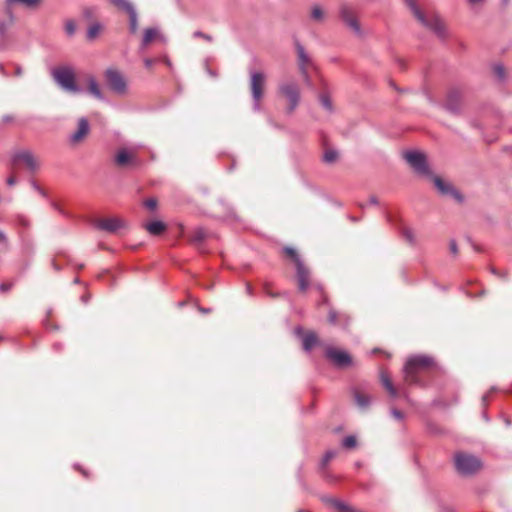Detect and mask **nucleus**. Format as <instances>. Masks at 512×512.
Instances as JSON below:
<instances>
[{
	"mask_svg": "<svg viewBox=\"0 0 512 512\" xmlns=\"http://www.w3.org/2000/svg\"><path fill=\"white\" fill-rule=\"evenodd\" d=\"M436 367L434 359L426 355L410 356L403 368L404 380L409 385H425L423 374Z\"/></svg>",
	"mask_w": 512,
	"mask_h": 512,
	"instance_id": "nucleus-1",
	"label": "nucleus"
},
{
	"mask_svg": "<svg viewBox=\"0 0 512 512\" xmlns=\"http://www.w3.org/2000/svg\"><path fill=\"white\" fill-rule=\"evenodd\" d=\"M141 147L142 145H135L131 147L119 148L114 155V164L119 168L140 167L143 161L138 156V150Z\"/></svg>",
	"mask_w": 512,
	"mask_h": 512,
	"instance_id": "nucleus-2",
	"label": "nucleus"
},
{
	"mask_svg": "<svg viewBox=\"0 0 512 512\" xmlns=\"http://www.w3.org/2000/svg\"><path fill=\"white\" fill-rule=\"evenodd\" d=\"M39 1L40 0H5L3 5L5 19H0V35L4 36L7 29L14 23L17 6L33 7L36 6Z\"/></svg>",
	"mask_w": 512,
	"mask_h": 512,
	"instance_id": "nucleus-3",
	"label": "nucleus"
},
{
	"mask_svg": "<svg viewBox=\"0 0 512 512\" xmlns=\"http://www.w3.org/2000/svg\"><path fill=\"white\" fill-rule=\"evenodd\" d=\"M407 6H409L414 16L426 27L431 29L438 37H445V26L442 20L438 16H431L426 18L424 14L417 7L415 0H404Z\"/></svg>",
	"mask_w": 512,
	"mask_h": 512,
	"instance_id": "nucleus-4",
	"label": "nucleus"
},
{
	"mask_svg": "<svg viewBox=\"0 0 512 512\" xmlns=\"http://www.w3.org/2000/svg\"><path fill=\"white\" fill-rule=\"evenodd\" d=\"M455 467L461 475H472L481 468L480 460L470 454L457 453L455 455Z\"/></svg>",
	"mask_w": 512,
	"mask_h": 512,
	"instance_id": "nucleus-5",
	"label": "nucleus"
},
{
	"mask_svg": "<svg viewBox=\"0 0 512 512\" xmlns=\"http://www.w3.org/2000/svg\"><path fill=\"white\" fill-rule=\"evenodd\" d=\"M54 80L57 84L62 87L64 90L69 92H79L80 89L76 84L75 75L71 68L69 67H59L53 70L52 72Z\"/></svg>",
	"mask_w": 512,
	"mask_h": 512,
	"instance_id": "nucleus-6",
	"label": "nucleus"
},
{
	"mask_svg": "<svg viewBox=\"0 0 512 512\" xmlns=\"http://www.w3.org/2000/svg\"><path fill=\"white\" fill-rule=\"evenodd\" d=\"M405 160L420 176L431 177L432 173L429 169L426 157L423 153L417 151H408L404 154Z\"/></svg>",
	"mask_w": 512,
	"mask_h": 512,
	"instance_id": "nucleus-7",
	"label": "nucleus"
},
{
	"mask_svg": "<svg viewBox=\"0 0 512 512\" xmlns=\"http://www.w3.org/2000/svg\"><path fill=\"white\" fill-rule=\"evenodd\" d=\"M279 93L288 100V113H292L300 102L298 85L294 82L282 83L279 85Z\"/></svg>",
	"mask_w": 512,
	"mask_h": 512,
	"instance_id": "nucleus-8",
	"label": "nucleus"
},
{
	"mask_svg": "<svg viewBox=\"0 0 512 512\" xmlns=\"http://www.w3.org/2000/svg\"><path fill=\"white\" fill-rule=\"evenodd\" d=\"M295 48L297 52L299 70L307 85H311V80L308 74V68L313 66L312 59L307 54L304 46L298 40L295 41Z\"/></svg>",
	"mask_w": 512,
	"mask_h": 512,
	"instance_id": "nucleus-9",
	"label": "nucleus"
},
{
	"mask_svg": "<svg viewBox=\"0 0 512 512\" xmlns=\"http://www.w3.org/2000/svg\"><path fill=\"white\" fill-rule=\"evenodd\" d=\"M105 80L109 88L117 93L124 94L126 92V81L124 76L116 69L109 68L105 71Z\"/></svg>",
	"mask_w": 512,
	"mask_h": 512,
	"instance_id": "nucleus-10",
	"label": "nucleus"
},
{
	"mask_svg": "<svg viewBox=\"0 0 512 512\" xmlns=\"http://www.w3.org/2000/svg\"><path fill=\"white\" fill-rule=\"evenodd\" d=\"M325 355L338 368H346L352 364V358L346 351L327 347Z\"/></svg>",
	"mask_w": 512,
	"mask_h": 512,
	"instance_id": "nucleus-11",
	"label": "nucleus"
},
{
	"mask_svg": "<svg viewBox=\"0 0 512 512\" xmlns=\"http://www.w3.org/2000/svg\"><path fill=\"white\" fill-rule=\"evenodd\" d=\"M19 162H22L31 173H35L39 168L38 160L34 154L28 150H20L13 154L12 163L17 164Z\"/></svg>",
	"mask_w": 512,
	"mask_h": 512,
	"instance_id": "nucleus-12",
	"label": "nucleus"
},
{
	"mask_svg": "<svg viewBox=\"0 0 512 512\" xmlns=\"http://www.w3.org/2000/svg\"><path fill=\"white\" fill-rule=\"evenodd\" d=\"M95 228L109 233H116L125 227V222L118 217L102 218L94 221Z\"/></svg>",
	"mask_w": 512,
	"mask_h": 512,
	"instance_id": "nucleus-13",
	"label": "nucleus"
},
{
	"mask_svg": "<svg viewBox=\"0 0 512 512\" xmlns=\"http://www.w3.org/2000/svg\"><path fill=\"white\" fill-rule=\"evenodd\" d=\"M265 80V75L262 72L254 71L250 73V89L252 98H263Z\"/></svg>",
	"mask_w": 512,
	"mask_h": 512,
	"instance_id": "nucleus-14",
	"label": "nucleus"
},
{
	"mask_svg": "<svg viewBox=\"0 0 512 512\" xmlns=\"http://www.w3.org/2000/svg\"><path fill=\"white\" fill-rule=\"evenodd\" d=\"M430 178L433 180L436 188L438 189V191L442 195L450 196L453 199H455L457 202H462L463 201V197H462L461 193L459 191H457L456 189H454V187L452 185H450L449 183L444 182L438 176H433L432 175Z\"/></svg>",
	"mask_w": 512,
	"mask_h": 512,
	"instance_id": "nucleus-15",
	"label": "nucleus"
},
{
	"mask_svg": "<svg viewBox=\"0 0 512 512\" xmlns=\"http://www.w3.org/2000/svg\"><path fill=\"white\" fill-rule=\"evenodd\" d=\"M430 178L433 180L436 188L438 189V191L442 195L450 196L453 199H455L457 202H462L463 201V197H462L461 193L459 191H457L456 189H454V187L452 185H450L449 183L444 182L438 176H433L432 175Z\"/></svg>",
	"mask_w": 512,
	"mask_h": 512,
	"instance_id": "nucleus-16",
	"label": "nucleus"
},
{
	"mask_svg": "<svg viewBox=\"0 0 512 512\" xmlns=\"http://www.w3.org/2000/svg\"><path fill=\"white\" fill-rule=\"evenodd\" d=\"M444 107L452 114H459L461 110L460 93L456 89L449 90Z\"/></svg>",
	"mask_w": 512,
	"mask_h": 512,
	"instance_id": "nucleus-17",
	"label": "nucleus"
},
{
	"mask_svg": "<svg viewBox=\"0 0 512 512\" xmlns=\"http://www.w3.org/2000/svg\"><path fill=\"white\" fill-rule=\"evenodd\" d=\"M296 266V277L298 281V288L301 292L307 291L310 284V271L304 265L303 261L298 262Z\"/></svg>",
	"mask_w": 512,
	"mask_h": 512,
	"instance_id": "nucleus-18",
	"label": "nucleus"
},
{
	"mask_svg": "<svg viewBox=\"0 0 512 512\" xmlns=\"http://www.w3.org/2000/svg\"><path fill=\"white\" fill-rule=\"evenodd\" d=\"M297 336L302 337L303 349L307 352L311 351L316 345L319 344V339L315 332L309 331L304 333L301 327L295 329Z\"/></svg>",
	"mask_w": 512,
	"mask_h": 512,
	"instance_id": "nucleus-19",
	"label": "nucleus"
},
{
	"mask_svg": "<svg viewBox=\"0 0 512 512\" xmlns=\"http://www.w3.org/2000/svg\"><path fill=\"white\" fill-rule=\"evenodd\" d=\"M343 22L350 27L355 33L360 34L361 29L353 10L348 6H343L340 11Z\"/></svg>",
	"mask_w": 512,
	"mask_h": 512,
	"instance_id": "nucleus-20",
	"label": "nucleus"
},
{
	"mask_svg": "<svg viewBox=\"0 0 512 512\" xmlns=\"http://www.w3.org/2000/svg\"><path fill=\"white\" fill-rule=\"evenodd\" d=\"M89 123L88 120L84 117L80 118L78 121V128L77 130L70 136V141L72 143H79L84 139V137L89 132Z\"/></svg>",
	"mask_w": 512,
	"mask_h": 512,
	"instance_id": "nucleus-21",
	"label": "nucleus"
},
{
	"mask_svg": "<svg viewBox=\"0 0 512 512\" xmlns=\"http://www.w3.org/2000/svg\"><path fill=\"white\" fill-rule=\"evenodd\" d=\"M207 232L203 228H197L193 231L190 241L193 245H195L198 249H200L201 244L207 238Z\"/></svg>",
	"mask_w": 512,
	"mask_h": 512,
	"instance_id": "nucleus-22",
	"label": "nucleus"
},
{
	"mask_svg": "<svg viewBox=\"0 0 512 512\" xmlns=\"http://www.w3.org/2000/svg\"><path fill=\"white\" fill-rule=\"evenodd\" d=\"M146 230L154 236L161 235L166 230V225L162 221H152L145 225Z\"/></svg>",
	"mask_w": 512,
	"mask_h": 512,
	"instance_id": "nucleus-23",
	"label": "nucleus"
},
{
	"mask_svg": "<svg viewBox=\"0 0 512 512\" xmlns=\"http://www.w3.org/2000/svg\"><path fill=\"white\" fill-rule=\"evenodd\" d=\"M381 382L392 398L398 397L399 391L394 387L390 377L387 374H381Z\"/></svg>",
	"mask_w": 512,
	"mask_h": 512,
	"instance_id": "nucleus-24",
	"label": "nucleus"
},
{
	"mask_svg": "<svg viewBox=\"0 0 512 512\" xmlns=\"http://www.w3.org/2000/svg\"><path fill=\"white\" fill-rule=\"evenodd\" d=\"M88 91L91 95H93L95 98L99 100H103L104 96L102 94V91L99 87V84L97 83L96 79L94 77L88 78Z\"/></svg>",
	"mask_w": 512,
	"mask_h": 512,
	"instance_id": "nucleus-25",
	"label": "nucleus"
},
{
	"mask_svg": "<svg viewBox=\"0 0 512 512\" xmlns=\"http://www.w3.org/2000/svg\"><path fill=\"white\" fill-rule=\"evenodd\" d=\"M110 2L119 10L127 13V15L136 10L129 0H110Z\"/></svg>",
	"mask_w": 512,
	"mask_h": 512,
	"instance_id": "nucleus-26",
	"label": "nucleus"
},
{
	"mask_svg": "<svg viewBox=\"0 0 512 512\" xmlns=\"http://www.w3.org/2000/svg\"><path fill=\"white\" fill-rule=\"evenodd\" d=\"M321 105L328 111L332 110V102L328 92L326 91V84L323 82V91L319 95Z\"/></svg>",
	"mask_w": 512,
	"mask_h": 512,
	"instance_id": "nucleus-27",
	"label": "nucleus"
},
{
	"mask_svg": "<svg viewBox=\"0 0 512 512\" xmlns=\"http://www.w3.org/2000/svg\"><path fill=\"white\" fill-rule=\"evenodd\" d=\"M354 399L357 405L361 408H367L371 403V398L368 395L363 394L359 391H355Z\"/></svg>",
	"mask_w": 512,
	"mask_h": 512,
	"instance_id": "nucleus-28",
	"label": "nucleus"
},
{
	"mask_svg": "<svg viewBox=\"0 0 512 512\" xmlns=\"http://www.w3.org/2000/svg\"><path fill=\"white\" fill-rule=\"evenodd\" d=\"M330 503L336 508L338 509L340 512H363L361 510H357L351 506H349L348 504L340 501V500H337V499H331L330 500Z\"/></svg>",
	"mask_w": 512,
	"mask_h": 512,
	"instance_id": "nucleus-29",
	"label": "nucleus"
},
{
	"mask_svg": "<svg viewBox=\"0 0 512 512\" xmlns=\"http://www.w3.org/2000/svg\"><path fill=\"white\" fill-rule=\"evenodd\" d=\"M129 17V31L131 34H136L138 31V14L137 11L128 14Z\"/></svg>",
	"mask_w": 512,
	"mask_h": 512,
	"instance_id": "nucleus-30",
	"label": "nucleus"
},
{
	"mask_svg": "<svg viewBox=\"0 0 512 512\" xmlns=\"http://www.w3.org/2000/svg\"><path fill=\"white\" fill-rule=\"evenodd\" d=\"M157 35V30L154 28H147L144 31V35L142 38V47L147 46Z\"/></svg>",
	"mask_w": 512,
	"mask_h": 512,
	"instance_id": "nucleus-31",
	"label": "nucleus"
},
{
	"mask_svg": "<svg viewBox=\"0 0 512 512\" xmlns=\"http://www.w3.org/2000/svg\"><path fill=\"white\" fill-rule=\"evenodd\" d=\"M102 30V26L99 23H93L87 30V39L93 40L95 39L100 31Z\"/></svg>",
	"mask_w": 512,
	"mask_h": 512,
	"instance_id": "nucleus-32",
	"label": "nucleus"
},
{
	"mask_svg": "<svg viewBox=\"0 0 512 512\" xmlns=\"http://www.w3.org/2000/svg\"><path fill=\"white\" fill-rule=\"evenodd\" d=\"M283 251L288 257H290L294 261L295 265L298 264V262H302L300 256L298 255L295 249L291 247H285Z\"/></svg>",
	"mask_w": 512,
	"mask_h": 512,
	"instance_id": "nucleus-33",
	"label": "nucleus"
},
{
	"mask_svg": "<svg viewBox=\"0 0 512 512\" xmlns=\"http://www.w3.org/2000/svg\"><path fill=\"white\" fill-rule=\"evenodd\" d=\"M337 157L338 153L335 150L329 149L325 151L323 160L324 162L331 164L336 161Z\"/></svg>",
	"mask_w": 512,
	"mask_h": 512,
	"instance_id": "nucleus-34",
	"label": "nucleus"
},
{
	"mask_svg": "<svg viewBox=\"0 0 512 512\" xmlns=\"http://www.w3.org/2000/svg\"><path fill=\"white\" fill-rule=\"evenodd\" d=\"M356 444H357V440H356V437L353 435H349V436L345 437L342 441V445L346 449L354 448L356 446Z\"/></svg>",
	"mask_w": 512,
	"mask_h": 512,
	"instance_id": "nucleus-35",
	"label": "nucleus"
},
{
	"mask_svg": "<svg viewBox=\"0 0 512 512\" xmlns=\"http://www.w3.org/2000/svg\"><path fill=\"white\" fill-rule=\"evenodd\" d=\"M64 29H65V33L71 37L75 34L76 32V24L73 20H67L65 22V26H64Z\"/></svg>",
	"mask_w": 512,
	"mask_h": 512,
	"instance_id": "nucleus-36",
	"label": "nucleus"
},
{
	"mask_svg": "<svg viewBox=\"0 0 512 512\" xmlns=\"http://www.w3.org/2000/svg\"><path fill=\"white\" fill-rule=\"evenodd\" d=\"M311 17L316 21H321L324 17V12L319 6L315 5L311 11Z\"/></svg>",
	"mask_w": 512,
	"mask_h": 512,
	"instance_id": "nucleus-37",
	"label": "nucleus"
},
{
	"mask_svg": "<svg viewBox=\"0 0 512 512\" xmlns=\"http://www.w3.org/2000/svg\"><path fill=\"white\" fill-rule=\"evenodd\" d=\"M493 72H494V75L499 80H504V78H505V69H504L503 65H501V64L494 65Z\"/></svg>",
	"mask_w": 512,
	"mask_h": 512,
	"instance_id": "nucleus-38",
	"label": "nucleus"
},
{
	"mask_svg": "<svg viewBox=\"0 0 512 512\" xmlns=\"http://www.w3.org/2000/svg\"><path fill=\"white\" fill-rule=\"evenodd\" d=\"M402 235L410 244L415 242L414 233L410 228H404L402 230Z\"/></svg>",
	"mask_w": 512,
	"mask_h": 512,
	"instance_id": "nucleus-39",
	"label": "nucleus"
},
{
	"mask_svg": "<svg viewBox=\"0 0 512 512\" xmlns=\"http://www.w3.org/2000/svg\"><path fill=\"white\" fill-rule=\"evenodd\" d=\"M335 456H336L335 451H327L322 458L321 465L322 466L327 465Z\"/></svg>",
	"mask_w": 512,
	"mask_h": 512,
	"instance_id": "nucleus-40",
	"label": "nucleus"
},
{
	"mask_svg": "<svg viewBox=\"0 0 512 512\" xmlns=\"http://www.w3.org/2000/svg\"><path fill=\"white\" fill-rule=\"evenodd\" d=\"M157 199L156 198H148L144 201V206L149 210H155L157 208Z\"/></svg>",
	"mask_w": 512,
	"mask_h": 512,
	"instance_id": "nucleus-41",
	"label": "nucleus"
},
{
	"mask_svg": "<svg viewBox=\"0 0 512 512\" xmlns=\"http://www.w3.org/2000/svg\"><path fill=\"white\" fill-rule=\"evenodd\" d=\"M339 314L335 310H330L328 314V321L332 325H336L338 323Z\"/></svg>",
	"mask_w": 512,
	"mask_h": 512,
	"instance_id": "nucleus-42",
	"label": "nucleus"
},
{
	"mask_svg": "<svg viewBox=\"0 0 512 512\" xmlns=\"http://www.w3.org/2000/svg\"><path fill=\"white\" fill-rule=\"evenodd\" d=\"M193 36L195 38H202V39H204V40H206L208 42L212 41V36H210L209 34H205V33L201 32V31H195Z\"/></svg>",
	"mask_w": 512,
	"mask_h": 512,
	"instance_id": "nucleus-43",
	"label": "nucleus"
},
{
	"mask_svg": "<svg viewBox=\"0 0 512 512\" xmlns=\"http://www.w3.org/2000/svg\"><path fill=\"white\" fill-rule=\"evenodd\" d=\"M391 415L399 421L404 419V414L396 408H391Z\"/></svg>",
	"mask_w": 512,
	"mask_h": 512,
	"instance_id": "nucleus-44",
	"label": "nucleus"
},
{
	"mask_svg": "<svg viewBox=\"0 0 512 512\" xmlns=\"http://www.w3.org/2000/svg\"><path fill=\"white\" fill-rule=\"evenodd\" d=\"M495 391H497V389H496L495 387H492V388L490 389V391H489V392H487L486 394H484V395H483V397H482V403H483V405H484V406H487V403H488V399H489L490 394H491L492 392H495Z\"/></svg>",
	"mask_w": 512,
	"mask_h": 512,
	"instance_id": "nucleus-45",
	"label": "nucleus"
},
{
	"mask_svg": "<svg viewBox=\"0 0 512 512\" xmlns=\"http://www.w3.org/2000/svg\"><path fill=\"white\" fill-rule=\"evenodd\" d=\"M449 249H450V252L453 254V255H457L458 253V247H457V244L454 240H451L450 241V244H449Z\"/></svg>",
	"mask_w": 512,
	"mask_h": 512,
	"instance_id": "nucleus-46",
	"label": "nucleus"
},
{
	"mask_svg": "<svg viewBox=\"0 0 512 512\" xmlns=\"http://www.w3.org/2000/svg\"><path fill=\"white\" fill-rule=\"evenodd\" d=\"M253 99V109L254 111H260L261 109V100L262 99H256V98H252Z\"/></svg>",
	"mask_w": 512,
	"mask_h": 512,
	"instance_id": "nucleus-47",
	"label": "nucleus"
},
{
	"mask_svg": "<svg viewBox=\"0 0 512 512\" xmlns=\"http://www.w3.org/2000/svg\"><path fill=\"white\" fill-rule=\"evenodd\" d=\"M12 283H2L0 284V291L1 292H7L12 288Z\"/></svg>",
	"mask_w": 512,
	"mask_h": 512,
	"instance_id": "nucleus-48",
	"label": "nucleus"
},
{
	"mask_svg": "<svg viewBox=\"0 0 512 512\" xmlns=\"http://www.w3.org/2000/svg\"><path fill=\"white\" fill-rule=\"evenodd\" d=\"M6 183H7V185H9V186H13V185H15V183H16V178H15V176H10V177H8V178H7V180H6Z\"/></svg>",
	"mask_w": 512,
	"mask_h": 512,
	"instance_id": "nucleus-49",
	"label": "nucleus"
},
{
	"mask_svg": "<svg viewBox=\"0 0 512 512\" xmlns=\"http://www.w3.org/2000/svg\"><path fill=\"white\" fill-rule=\"evenodd\" d=\"M154 63V60L150 59V58H145L144 59V65L146 68H150Z\"/></svg>",
	"mask_w": 512,
	"mask_h": 512,
	"instance_id": "nucleus-50",
	"label": "nucleus"
},
{
	"mask_svg": "<svg viewBox=\"0 0 512 512\" xmlns=\"http://www.w3.org/2000/svg\"><path fill=\"white\" fill-rule=\"evenodd\" d=\"M369 203H370L371 205H378V203H379V202H378V199H377V197H376V196H370V198H369Z\"/></svg>",
	"mask_w": 512,
	"mask_h": 512,
	"instance_id": "nucleus-51",
	"label": "nucleus"
},
{
	"mask_svg": "<svg viewBox=\"0 0 512 512\" xmlns=\"http://www.w3.org/2000/svg\"><path fill=\"white\" fill-rule=\"evenodd\" d=\"M31 186L33 187V189L37 192H40V190L42 189L38 184L37 182L35 181H31Z\"/></svg>",
	"mask_w": 512,
	"mask_h": 512,
	"instance_id": "nucleus-52",
	"label": "nucleus"
},
{
	"mask_svg": "<svg viewBox=\"0 0 512 512\" xmlns=\"http://www.w3.org/2000/svg\"><path fill=\"white\" fill-rule=\"evenodd\" d=\"M52 206L55 210H57L59 213L65 215V212L60 208V206L57 203H52Z\"/></svg>",
	"mask_w": 512,
	"mask_h": 512,
	"instance_id": "nucleus-53",
	"label": "nucleus"
},
{
	"mask_svg": "<svg viewBox=\"0 0 512 512\" xmlns=\"http://www.w3.org/2000/svg\"><path fill=\"white\" fill-rule=\"evenodd\" d=\"M246 292L250 296L253 295V288H252V286L249 283L246 284Z\"/></svg>",
	"mask_w": 512,
	"mask_h": 512,
	"instance_id": "nucleus-54",
	"label": "nucleus"
},
{
	"mask_svg": "<svg viewBox=\"0 0 512 512\" xmlns=\"http://www.w3.org/2000/svg\"><path fill=\"white\" fill-rule=\"evenodd\" d=\"M12 120H13V117H12V116H10V115H5V116H3V118H2V121H3L4 123L11 122Z\"/></svg>",
	"mask_w": 512,
	"mask_h": 512,
	"instance_id": "nucleus-55",
	"label": "nucleus"
},
{
	"mask_svg": "<svg viewBox=\"0 0 512 512\" xmlns=\"http://www.w3.org/2000/svg\"><path fill=\"white\" fill-rule=\"evenodd\" d=\"M15 75L16 76H21L22 75V68L17 65L16 68H15Z\"/></svg>",
	"mask_w": 512,
	"mask_h": 512,
	"instance_id": "nucleus-56",
	"label": "nucleus"
},
{
	"mask_svg": "<svg viewBox=\"0 0 512 512\" xmlns=\"http://www.w3.org/2000/svg\"><path fill=\"white\" fill-rule=\"evenodd\" d=\"M264 291H265V293H266L267 295H269V296H271V297H275V296H276V294H273V293H271V292L269 291V289H268V285H267V284L264 286Z\"/></svg>",
	"mask_w": 512,
	"mask_h": 512,
	"instance_id": "nucleus-57",
	"label": "nucleus"
},
{
	"mask_svg": "<svg viewBox=\"0 0 512 512\" xmlns=\"http://www.w3.org/2000/svg\"><path fill=\"white\" fill-rule=\"evenodd\" d=\"M5 241H6V236H5L4 232L0 230V242H5Z\"/></svg>",
	"mask_w": 512,
	"mask_h": 512,
	"instance_id": "nucleus-58",
	"label": "nucleus"
},
{
	"mask_svg": "<svg viewBox=\"0 0 512 512\" xmlns=\"http://www.w3.org/2000/svg\"><path fill=\"white\" fill-rule=\"evenodd\" d=\"M0 73L4 76H7L6 72H5V69H4V65L3 64H0Z\"/></svg>",
	"mask_w": 512,
	"mask_h": 512,
	"instance_id": "nucleus-59",
	"label": "nucleus"
},
{
	"mask_svg": "<svg viewBox=\"0 0 512 512\" xmlns=\"http://www.w3.org/2000/svg\"><path fill=\"white\" fill-rule=\"evenodd\" d=\"M40 195H42L43 197H47V194L45 192L44 189H41L40 192H38Z\"/></svg>",
	"mask_w": 512,
	"mask_h": 512,
	"instance_id": "nucleus-60",
	"label": "nucleus"
},
{
	"mask_svg": "<svg viewBox=\"0 0 512 512\" xmlns=\"http://www.w3.org/2000/svg\"><path fill=\"white\" fill-rule=\"evenodd\" d=\"M201 311L204 313H208L210 311V309H201Z\"/></svg>",
	"mask_w": 512,
	"mask_h": 512,
	"instance_id": "nucleus-61",
	"label": "nucleus"
},
{
	"mask_svg": "<svg viewBox=\"0 0 512 512\" xmlns=\"http://www.w3.org/2000/svg\"><path fill=\"white\" fill-rule=\"evenodd\" d=\"M326 302H327V298H326V297H324V298H323V303H326Z\"/></svg>",
	"mask_w": 512,
	"mask_h": 512,
	"instance_id": "nucleus-62",
	"label": "nucleus"
},
{
	"mask_svg": "<svg viewBox=\"0 0 512 512\" xmlns=\"http://www.w3.org/2000/svg\"><path fill=\"white\" fill-rule=\"evenodd\" d=\"M509 0H503V2L506 4Z\"/></svg>",
	"mask_w": 512,
	"mask_h": 512,
	"instance_id": "nucleus-63",
	"label": "nucleus"
},
{
	"mask_svg": "<svg viewBox=\"0 0 512 512\" xmlns=\"http://www.w3.org/2000/svg\"><path fill=\"white\" fill-rule=\"evenodd\" d=\"M1 339H2V338L0 337V340H1Z\"/></svg>",
	"mask_w": 512,
	"mask_h": 512,
	"instance_id": "nucleus-64",
	"label": "nucleus"
}]
</instances>
